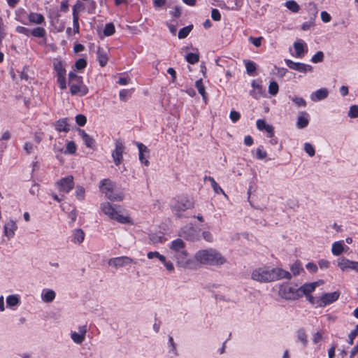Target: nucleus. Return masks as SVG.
I'll return each instance as SVG.
<instances>
[{
	"label": "nucleus",
	"instance_id": "1",
	"mask_svg": "<svg viewBox=\"0 0 358 358\" xmlns=\"http://www.w3.org/2000/svg\"><path fill=\"white\" fill-rule=\"evenodd\" d=\"M252 278L260 282H268L282 278L290 279L292 275L282 268H259L252 272Z\"/></svg>",
	"mask_w": 358,
	"mask_h": 358
},
{
	"label": "nucleus",
	"instance_id": "2",
	"mask_svg": "<svg viewBox=\"0 0 358 358\" xmlns=\"http://www.w3.org/2000/svg\"><path fill=\"white\" fill-rule=\"evenodd\" d=\"M170 250L179 266L188 268H194V262L188 257L185 250V243L182 239L178 238L172 241Z\"/></svg>",
	"mask_w": 358,
	"mask_h": 358
},
{
	"label": "nucleus",
	"instance_id": "3",
	"mask_svg": "<svg viewBox=\"0 0 358 358\" xmlns=\"http://www.w3.org/2000/svg\"><path fill=\"white\" fill-rule=\"evenodd\" d=\"M194 259L201 264L210 266H219L225 262L224 257L213 248L197 251L194 255Z\"/></svg>",
	"mask_w": 358,
	"mask_h": 358
},
{
	"label": "nucleus",
	"instance_id": "4",
	"mask_svg": "<svg viewBox=\"0 0 358 358\" xmlns=\"http://www.w3.org/2000/svg\"><path fill=\"white\" fill-rule=\"evenodd\" d=\"M310 303L315 306H324L336 301L340 292H326L321 297H314L312 292H303Z\"/></svg>",
	"mask_w": 358,
	"mask_h": 358
},
{
	"label": "nucleus",
	"instance_id": "5",
	"mask_svg": "<svg viewBox=\"0 0 358 358\" xmlns=\"http://www.w3.org/2000/svg\"><path fill=\"white\" fill-rule=\"evenodd\" d=\"M69 83L71 94L84 96L88 93V88L83 84L82 77L74 72L69 73Z\"/></svg>",
	"mask_w": 358,
	"mask_h": 358
},
{
	"label": "nucleus",
	"instance_id": "6",
	"mask_svg": "<svg viewBox=\"0 0 358 358\" xmlns=\"http://www.w3.org/2000/svg\"><path fill=\"white\" fill-rule=\"evenodd\" d=\"M100 189L110 201H122L124 199L122 192H115V185L108 179H103L100 182Z\"/></svg>",
	"mask_w": 358,
	"mask_h": 358
},
{
	"label": "nucleus",
	"instance_id": "7",
	"mask_svg": "<svg viewBox=\"0 0 358 358\" xmlns=\"http://www.w3.org/2000/svg\"><path fill=\"white\" fill-rule=\"evenodd\" d=\"M194 208V202L192 199L182 196L177 200L173 201L171 204V208L173 214L178 217H182V213L187 209Z\"/></svg>",
	"mask_w": 358,
	"mask_h": 358
},
{
	"label": "nucleus",
	"instance_id": "8",
	"mask_svg": "<svg viewBox=\"0 0 358 358\" xmlns=\"http://www.w3.org/2000/svg\"><path fill=\"white\" fill-rule=\"evenodd\" d=\"M136 263L133 259L127 256L111 258L108 260L109 266H113L116 269Z\"/></svg>",
	"mask_w": 358,
	"mask_h": 358
},
{
	"label": "nucleus",
	"instance_id": "9",
	"mask_svg": "<svg viewBox=\"0 0 358 358\" xmlns=\"http://www.w3.org/2000/svg\"><path fill=\"white\" fill-rule=\"evenodd\" d=\"M56 184L60 192L69 193L74 187L73 177L72 176H68L62 178L57 181Z\"/></svg>",
	"mask_w": 358,
	"mask_h": 358
},
{
	"label": "nucleus",
	"instance_id": "10",
	"mask_svg": "<svg viewBox=\"0 0 358 358\" xmlns=\"http://www.w3.org/2000/svg\"><path fill=\"white\" fill-rule=\"evenodd\" d=\"M285 62L289 69L297 71L299 72L306 73L311 72L313 71V67L308 64L294 62L291 59H285Z\"/></svg>",
	"mask_w": 358,
	"mask_h": 358
},
{
	"label": "nucleus",
	"instance_id": "11",
	"mask_svg": "<svg viewBox=\"0 0 358 358\" xmlns=\"http://www.w3.org/2000/svg\"><path fill=\"white\" fill-rule=\"evenodd\" d=\"M124 150V146L121 141L115 142V149L113 152L112 157L115 165L118 166L122 161V154Z\"/></svg>",
	"mask_w": 358,
	"mask_h": 358
},
{
	"label": "nucleus",
	"instance_id": "12",
	"mask_svg": "<svg viewBox=\"0 0 358 358\" xmlns=\"http://www.w3.org/2000/svg\"><path fill=\"white\" fill-rule=\"evenodd\" d=\"M337 265L343 271L348 269L358 271V262L350 261L345 257L339 258Z\"/></svg>",
	"mask_w": 358,
	"mask_h": 358
},
{
	"label": "nucleus",
	"instance_id": "13",
	"mask_svg": "<svg viewBox=\"0 0 358 358\" xmlns=\"http://www.w3.org/2000/svg\"><path fill=\"white\" fill-rule=\"evenodd\" d=\"M323 283L324 281L322 280H319L315 282L306 283L297 289L289 287L288 291H314L316 287H319L321 285H323Z\"/></svg>",
	"mask_w": 358,
	"mask_h": 358
},
{
	"label": "nucleus",
	"instance_id": "14",
	"mask_svg": "<svg viewBox=\"0 0 358 358\" xmlns=\"http://www.w3.org/2000/svg\"><path fill=\"white\" fill-rule=\"evenodd\" d=\"M17 229V226L15 222L13 220L8 221L3 227V233L4 235L10 239L13 237L15 235V232Z\"/></svg>",
	"mask_w": 358,
	"mask_h": 358
},
{
	"label": "nucleus",
	"instance_id": "15",
	"mask_svg": "<svg viewBox=\"0 0 358 358\" xmlns=\"http://www.w3.org/2000/svg\"><path fill=\"white\" fill-rule=\"evenodd\" d=\"M294 48L295 49V57L298 58H302L305 52H307V48L306 43L302 40H299L294 43Z\"/></svg>",
	"mask_w": 358,
	"mask_h": 358
},
{
	"label": "nucleus",
	"instance_id": "16",
	"mask_svg": "<svg viewBox=\"0 0 358 358\" xmlns=\"http://www.w3.org/2000/svg\"><path fill=\"white\" fill-rule=\"evenodd\" d=\"M87 332L86 327L82 326L79 327V333L73 332L71 334L72 340L77 344H80L83 342Z\"/></svg>",
	"mask_w": 358,
	"mask_h": 358
},
{
	"label": "nucleus",
	"instance_id": "17",
	"mask_svg": "<svg viewBox=\"0 0 358 358\" xmlns=\"http://www.w3.org/2000/svg\"><path fill=\"white\" fill-rule=\"evenodd\" d=\"M180 235L185 239L192 241L197 239L196 231L194 227H192L182 229Z\"/></svg>",
	"mask_w": 358,
	"mask_h": 358
},
{
	"label": "nucleus",
	"instance_id": "18",
	"mask_svg": "<svg viewBox=\"0 0 358 358\" xmlns=\"http://www.w3.org/2000/svg\"><path fill=\"white\" fill-rule=\"evenodd\" d=\"M348 248V247L345 246L343 241H336L332 245L331 252L334 255L339 256L345 250V249Z\"/></svg>",
	"mask_w": 358,
	"mask_h": 358
},
{
	"label": "nucleus",
	"instance_id": "19",
	"mask_svg": "<svg viewBox=\"0 0 358 358\" xmlns=\"http://www.w3.org/2000/svg\"><path fill=\"white\" fill-rule=\"evenodd\" d=\"M328 94L329 92L326 88H322L313 93L310 96V99L313 101H320L326 99Z\"/></svg>",
	"mask_w": 358,
	"mask_h": 358
},
{
	"label": "nucleus",
	"instance_id": "20",
	"mask_svg": "<svg viewBox=\"0 0 358 358\" xmlns=\"http://www.w3.org/2000/svg\"><path fill=\"white\" fill-rule=\"evenodd\" d=\"M257 127L261 131L266 130L268 134L269 137H273L274 135L273 127L271 125L266 124L265 121L263 120H258L257 121Z\"/></svg>",
	"mask_w": 358,
	"mask_h": 358
},
{
	"label": "nucleus",
	"instance_id": "21",
	"mask_svg": "<svg viewBox=\"0 0 358 358\" xmlns=\"http://www.w3.org/2000/svg\"><path fill=\"white\" fill-rule=\"evenodd\" d=\"M97 59L101 66L103 67L108 62L107 51L103 48H98Z\"/></svg>",
	"mask_w": 358,
	"mask_h": 358
},
{
	"label": "nucleus",
	"instance_id": "22",
	"mask_svg": "<svg viewBox=\"0 0 358 358\" xmlns=\"http://www.w3.org/2000/svg\"><path fill=\"white\" fill-rule=\"evenodd\" d=\"M55 129L59 132H68L70 130L69 124L67 122V118H62L56 122Z\"/></svg>",
	"mask_w": 358,
	"mask_h": 358
},
{
	"label": "nucleus",
	"instance_id": "23",
	"mask_svg": "<svg viewBox=\"0 0 358 358\" xmlns=\"http://www.w3.org/2000/svg\"><path fill=\"white\" fill-rule=\"evenodd\" d=\"M101 210L106 215H108L111 219H113L115 215L117 214V210L108 202L101 204Z\"/></svg>",
	"mask_w": 358,
	"mask_h": 358
},
{
	"label": "nucleus",
	"instance_id": "24",
	"mask_svg": "<svg viewBox=\"0 0 358 358\" xmlns=\"http://www.w3.org/2000/svg\"><path fill=\"white\" fill-rule=\"evenodd\" d=\"M278 294L280 298L285 300H296L301 297L304 294L303 292H278Z\"/></svg>",
	"mask_w": 358,
	"mask_h": 358
},
{
	"label": "nucleus",
	"instance_id": "25",
	"mask_svg": "<svg viewBox=\"0 0 358 358\" xmlns=\"http://www.w3.org/2000/svg\"><path fill=\"white\" fill-rule=\"evenodd\" d=\"M79 135L85 142V144L88 148H92L94 143V139L90 137L84 130L78 129Z\"/></svg>",
	"mask_w": 358,
	"mask_h": 358
},
{
	"label": "nucleus",
	"instance_id": "26",
	"mask_svg": "<svg viewBox=\"0 0 358 358\" xmlns=\"http://www.w3.org/2000/svg\"><path fill=\"white\" fill-rule=\"evenodd\" d=\"M29 20L36 24H41L45 21L43 15L41 13H31L28 16Z\"/></svg>",
	"mask_w": 358,
	"mask_h": 358
},
{
	"label": "nucleus",
	"instance_id": "27",
	"mask_svg": "<svg viewBox=\"0 0 358 358\" xmlns=\"http://www.w3.org/2000/svg\"><path fill=\"white\" fill-rule=\"evenodd\" d=\"M301 114H302V115L299 116L297 122H296L297 127L299 129L305 128L306 127L308 126V122H309V120L308 118V113L306 112H303V113H301Z\"/></svg>",
	"mask_w": 358,
	"mask_h": 358
},
{
	"label": "nucleus",
	"instance_id": "28",
	"mask_svg": "<svg viewBox=\"0 0 358 358\" xmlns=\"http://www.w3.org/2000/svg\"><path fill=\"white\" fill-rule=\"evenodd\" d=\"M85 233L80 229H77L73 231L72 241L74 243H80L84 241Z\"/></svg>",
	"mask_w": 358,
	"mask_h": 358
},
{
	"label": "nucleus",
	"instance_id": "29",
	"mask_svg": "<svg viewBox=\"0 0 358 358\" xmlns=\"http://www.w3.org/2000/svg\"><path fill=\"white\" fill-rule=\"evenodd\" d=\"M54 69L57 72V77L66 76V70L64 67L63 63L59 60H56L53 63Z\"/></svg>",
	"mask_w": 358,
	"mask_h": 358
},
{
	"label": "nucleus",
	"instance_id": "30",
	"mask_svg": "<svg viewBox=\"0 0 358 358\" xmlns=\"http://www.w3.org/2000/svg\"><path fill=\"white\" fill-rule=\"evenodd\" d=\"M290 270L294 275H299L301 272H304V269L302 267L301 262L299 260H296L290 267Z\"/></svg>",
	"mask_w": 358,
	"mask_h": 358
},
{
	"label": "nucleus",
	"instance_id": "31",
	"mask_svg": "<svg viewBox=\"0 0 358 358\" xmlns=\"http://www.w3.org/2000/svg\"><path fill=\"white\" fill-rule=\"evenodd\" d=\"M252 87L254 90H257L258 93L256 94L255 93V90L250 92V95L253 96L255 99H259L260 96L262 94V88L259 83H257L256 80H253L252 82Z\"/></svg>",
	"mask_w": 358,
	"mask_h": 358
},
{
	"label": "nucleus",
	"instance_id": "32",
	"mask_svg": "<svg viewBox=\"0 0 358 358\" xmlns=\"http://www.w3.org/2000/svg\"><path fill=\"white\" fill-rule=\"evenodd\" d=\"M285 6L287 9L293 13H298L300 10L299 5L294 0L286 1Z\"/></svg>",
	"mask_w": 358,
	"mask_h": 358
},
{
	"label": "nucleus",
	"instance_id": "33",
	"mask_svg": "<svg viewBox=\"0 0 358 358\" xmlns=\"http://www.w3.org/2000/svg\"><path fill=\"white\" fill-rule=\"evenodd\" d=\"M30 34L37 38H43L46 35V31L43 27H36L31 31Z\"/></svg>",
	"mask_w": 358,
	"mask_h": 358
},
{
	"label": "nucleus",
	"instance_id": "34",
	"mask_svg": "<svg viewBox=\"0 0 358 358\" xmlns=\"http://www.w3.org/2000/svg\"><path fill=\"white\" fill-rule=\"evenodd\" d=\"M195 86L197 88L199 93L202 96L203 99L205 100L206 99V94L202 79L196 80Z\"/></svg>",
	"mask_w": 358,
	"mask_h": 358
},
{
	"label": "nucleus",
	"instance_id": "35",
	"mask_svg": "<svg viewBox=\"0 0 358 358\" xmlns=\"http://www.w3.org/2000/svg\"><path fill=\"white\" fill-rule=\"evenodd\" d=\"M20 302V299L16 295H10L6 299L7 306L13 307L17 305Z\"/></svg>",
	"mask_w": 358,
	"mask_h": 358
},
{
	"label": "nucleus",
	"instance_id": "36",
	"mask_svg": "<svg viewBox=\"0 0 358 358\" xmlns=\"http://www.w3.org/2000/svg\"><path fill=\"white\" fill-rule=\"evenodd\" d=\"M297 337L304 346L308 344L307 334L303 329H299L297 331Z\"/></svg>",
	"mask_w": 358,
	"mask_h": 358
},
{
	"label": "nucleus",
	"instance_id": "37",
	"mask_svg": "<svg viewBox=\"0 0 358 358\" xmlns=\"http://www.w3.org/2000/svg\"><path fill=\"white\" fill-rule=\"evenodd\" d=\"M245 64L247 73L250 76L253 75L257 69L255 63L252 61L248 60L245 62Z\"/></svg>",
	"mask_w": 358,
	"mask_h": 358
},
{
	"label": "nucleus",
	"instance_id": "38",
	"mask_svg": "<svg viewBox=\"0 0 358 358\" xmlns=\"http://www.w3.org/2000/svg\"><path fill=\"white\" fill-rule=\"evenodd\" d=\"M192 28L193 25H189L182 28L178 32V38L180 39L186 38L192 31Z\"/></svg>",
	"mask_w": 358,
	"mask_h": 358
},
{
	"label": "nucleus",
	"instance_id": "39",
	"mask_svg": "<svg viewBox=\"0 0 358 358\" xmlns=\"http://www.w3.org/2000/svg\"><path fill=\"white\" fill-rule=\"evenodd\" d=\"M73 30L76 34L79 33V22H78V15L76 10V8H73Z\"/></svg>",
	"mask_w": 358,
	"mask_h": 358
},
{
	"label": "nucleus",
	"instance_id": "40",
	"mask_svg": "<svg viewBox=\"0 0 358 358\" xmlns=\"http://www.w3.org/2000/svg\"><path fill=\"white\" fill-rule=\"evenodd\" d=\"M206 179H208L210 183H211V185H212V187L213 189H214L215 192L217 193V194H219V193H223L224 194V191L222 190V189L219 186V185L215 182V180H214L213 178L209 176V177H206Z\"/></svg>",
	"mask_w": 358,
	"mask_h": 358
},
{
	"label": "nucleus",
	"instance_id": "41",
	"mask_svg": "<svg viewBox=\"0 0 358 358\" xmlns=\"http://www.w3.org/2000/svg\"><path fill=\"white\" fill-rule=\"evenodd\" d=\"M279 90L278 84L275 81L270 82L268 86V92L273 96H275L278 94Z\"/></svg>",
	"mask_w": 358,
	"mask_h": 358
},
{
	"label": "nucleus",
	"instance_id": "42",
	"mask_svg": "<svg viewBox=\"0 0 358 358\" xmlns=\"http://www.w3.org/2000/svg\"><path fill=\"white\" fill-rule=\"evenodd\" d=\"M115 33V26L113 23L106 24L103 29L105 36H109Z\"/></svg>",
	"mask_w": 358,
	"mask_h": 358
},
{
	"label": "nucleus",
	"instance_id": "43",
	"mask_svg": "<svg viewBox=\"0 0 358 358\" xmlns=\"http://www.w3.org/2000/svg\"><path fill=\"white\" fill-rule=\"evenodd\" d=\"M186 60L192 64H196L199 60V57L197 54L195 53H188L186 56Z\"/></svg>",
	"mask_w": 358,
	"mask_h": 358
},
{
	"label": "nucleus",
	"instance_id": "44",
	"mask_svg": "<svg viewBox=\"0 0 358 358\" xmlns=\"http://www.w3.org/2000/svg\"><path fill=\"white\" fill-rule=\"evenodd\" d=\"M289 97L299 107H300V106L305 107L306 106V101L301 97L290 96Z\"/></svg>",
	"mask_w": 358,
	"mask_h": 358
},
{
	"label": "nucleus",
	"instance_id": "45",
	"mask_svg": "<svg viewBox=\"0 0 358 358\" xmlns=\"http://www.w3.org/2000/svg\"><path fill=\"white\" fill-rule=\"evenodd\" d=\"M42 299L45 302H51L55 298V292H42Z\"/></svg>",
	"mask_w": 358,
	"mask_h": 358
},
{
	"label": "nucleus",
	"instance_id": "46",
	"mask_svg": "<svg viewBox=\"0 0 358 358\" xmlns=\"http://www.w3.org/2000/svg\"><path fill=\"white\" fill-rule=\"evenodd\" d=\"M348 116L351 118L358 117V106L357 105H353V106H350L349 112H348Z\"/></svg>",
	"mask_w": 358,
	"mask_h": 358
},
{
	"label": "nucleus",
	"instance_id": "47",
	"mask_svg": "<svg viewBox=\"0 0 358 358\" xmlns=\"http://www.w3.org/2000/svg\"><path fill=\"white\" fill-rule=\"evenodd\" d=\"M304 150L306 151V152L310 156V157H313L315 155V148H313V146L309 143H306L304 144Z\"/></svg>",
	"mask_w": 358,
	"mask_h": 358
},
{
	"label": "nucleus",
	"instance_id": "48",
	"mask_svg": "<svg viewBox=\"0 0 358 358\" xmlns=\"http://www.w3.org/2000/svg\"><path fill=\"white\" fill-rule=\"evenodd\" d=\"M113 219L123 224L129 222V217L120 215L117 212Z\"/></svg>",
	"mask_w": 358,
	"mask_h": 358
},
{
	"label": "nucleus",
	"instance_id": "49",
	"mask_svg": "<svg viewBox=\"0 0 358 358\" xmlns=\"http://www.w3.org/2000/svg\"><path fill=\"white\" fill-rule=\"evenodd\" d=\"M324 53L322 51H318L315 55L313 56L311 61L313 63H318L323 61Z\"/></svg>",
	"mask_w": 358,
	"mask_h": 358
},
{
	"label": "nucleus",
	"instance_id": "50",
	"mask_svg": "<svg viewBox=\"0 0 358 358\" xmlns=\"http://www.w3.org/2000/svg\"><path fill=\"white\" fill-rule=\"evenodd\" d=\"M87 66V61L85 59H79L76 62L75 67L78 70H81L85 68Z\"/></svg>",
	"mask_w": 358,
	"mask_h": 358
},
{
	"label": "nucleus",
	"instance_id": "51",
	"mask_svg": "<svg viewBox=\"0 0 358 358\" xmlns=\"http://www.w3.org/2000/svg\"><path fill=\"white\" fill-rule=\"evenodd\" d=\"M150 241L154 243H162L164 241V238L162 236L157 234H150Z\"/></svg>",
	"mask_w": 358,
	"mask_h": 358
},
{
	"label": "nucleus",
	"instance_id": "52",
	"mask_svg": "<svg viewBox=\"0 0 358 358\" xmlns=\"http://www.w3.org/2000/svg\"><path fill=\"white\" fill-rule=\"evenodd\" d=\"M76 151V145L73 141H69L66 145V151L69 154H74Z\"/></svg>",
	"mask_w": 358,
	"mask_h": 358
},
{
	"label": "nucleus",
	"instance_id": "53",
	"mask_svg": "<svg viewBox=\"0 0 358 358\" xmlns=\"http://www.w3.org/2000/svg\"><path fill=\"white\" fill-rule=\"evenodd\" d=\"M76 122L79 126L83 127L86 124L87 118L84 115L79 114L76 117Z\"/></svg>",
	"mask_w": 358,
	"mask_h": 358
},
{
	"label": "nucleus",
	"instance_id": "54",
	"mask_svg": "<svg viewBox=\"0 0 358 358\" xmlns=\"http://www.w3.org/2000/svg\"><path fill=\"white\" fill-rule=\"evenodd\" d=\"M267 156V153L266 151L263 150V147L260 146L257 149V157L259 159H263L266 158Z\"/></svg>",
	"mask_w": 358,
	"mask_h": 358
},
{
	"label": "nucleus",
	"instance_id": "55",
	"mask_svg": "<svg viewBox=\"0 0 358 358\" xmlns=\"http://www.w3.org/2000/svg\"><path fill=\"white\" fill-rule=\"evenodd\" d=\"M262 40H263V37L255 38V37L250 36L249 38V41L256 47H259L261 45Z\"/></svg>",
	"mask_w": 358,
	"mask_h": 358
},
{
	"label": "nucleus",
	"instance_id": "56",
	"mask_svg": "<svg viewBox=\"0 0 358 358\" xmlns=\"http://www.w3.org/2000/svg\"><path fill=\"white\" fill-rule=\"evenodd\" d=\"M16 31L29 36L30 35L31 30L27 27L18 26L16 28Z\"/></svg>",
	"mask_w": 358,
	"mask_h": 358
},
{
	"label": "nucleus",
	"instance_id": "57",
	"mask_svg": "<svg viewBox=\"0 0 358 358\" xmlns=\"http://www.w3.org/2000/svg\"><path fill=\"white\" fill-rule=\"evenodd\" d=\"M211 17L215 21H220L221 20V14L220 11L216 8H213L211 11Z\"/></svg>",
	"mask_w": 358,
	"mask_h": 358
},
{
	"label": "nucleus",
	"instance_id": "58",
	"mask_svg": "<svg viewBox=\"0 0 358 358\" xmlns=\"http://www.w3.org/2000/svg\"><path fill=\"white\" fill-rule=\"evenodd\" d=\"M169 343L170 347V351L173 352L174 355H177L176 346L174 343L173 338L171 336H169Z\"/></svg>",
	"mask_w": 358,
	"mask_h": 358
},
{
	"label": "nucleus",
	"instance_id": "59",
	"mask_svg": "<svg viewBox=\"0 0 358 358\" xmlns=\"http://www.w3.org/2000/svg\"><path fill=\"white\" fill-rule=\"evenodd\" d=\"M57 82L59 84V87L62 90H65L66 88V77L65 76H58Z\"/></svg>",
	"mask_w": 358,
	"mask_h": 358
},
{
	"label": "nucleus",
	"instance_id": "60",
	"mask_svg": "<svg viewBox=\"0 0 358 358\" xmlns=\"http://www.w3.org/2000/svg\"><path fill=\"white\" fill-rule=\"evenodd\" d=\"M306 268L310 272L315 273L317 271V266L313 262H309L306 265Z\"/></svg>",
	"mask_w": 358,
	"mask_h": 358
},
{
	"label": "nucleus",
	"instance_id": "61",
	"mask_svg": "<svg viewBox=\"0 0 358 358\" xmlns=\"http://www.w3.org/2000/svg\"><path fill=\"white\" fill-rule=\"evenodd\" d=\"M241 117L240 113L236 110H231L230 113V119L233 122H236Z\"/></svg>",
	"mask_w": 358,
	"mask_h": 358
},
{
	"label": "nucleus",
	"instance_id": "62",
	"mask_svg": "<svg viewBox=\"0 0 358 358\" xmlns=\"http://www.w3.org/2000/svg\"><path fill=\"white\" fill-rule=\"evenodd\" d=\"M85 189L82 187H77L76 188V196L78 199L82 200L84 198Z\"/></svg>",
	"mask_w": 358,
	"mask_h": 358
},
{
	"label": "nucleus",
	"instance_id": "63",
	"mask_svg": "<svg viewBox=\"0 0 358 358\" xmlns=\"http://www.w3.org/2000/svg\"><path fill=\"white\" fill-rule=\"evenodd\" d=\"M136 145H137V147L138 148L139 153H141V155L149 152V150H148V148L145 145H143V143H136Z\"/></svg>",
	"mask_w": 358,
	"mask_h": 358
},
{
	"label": "nucleus",
	"instance_id": "64",
	"mask_svg": "<svg viewBox=\"0 0 358 358\" xmlns=\"http://www.w3.org/2000/svg\"><path fill=\"white\" fill-rule=\"evenodd\" d=\"M24 149L27 154H31L34 150V145L29 142L24 143Z\"/></svg>",
	"mask_w": 358,
	"mask_h": 358
}]
</instances>
